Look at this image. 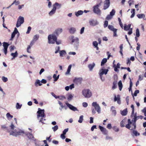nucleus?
I'll list each match as a JSON object with an SVG mask.
<instances>
[{
	"label": "nucleus",
	"mask_w": 146,
	"mask_h": 146,
	"mask_svg": "<svg viewBox=\"0 0 146 146\" xmlns=\"http://www.w3.org/2000/svg\"><path fill=\"white\" fill-rule=\"evenodd\" d=\"M11 56H13V58H12L11 60H13L18 56V53L17 51H16L15 53H12L11 54Z\"/></svg>",
	"instance_id": "4be33fe9"
},
{
	"label": "nucleus",
	"mask_w": 146,
	"mask_h": 146,
	"mask_svg": "<svg viewBox=\"0 0 146 146\" xmlns=\"http://www.w3.org/2000/svg\"><path fill=\"white\" fill-rule=\"evenodd\" d=\"M115 11L114 9H112L111 11L110 12V15H111L112 16L115 15Z\"/></svg>",
	"instance_id": "3c124183"
},
{
	"label": "nucleus",
	"mask_w": 146,
	"mask_h": 146,
	"mask_svg": "<svg viewBox=\"0 0 146 146\" xmlns=\"http://www.w3.org/2000/svg\"><path fill=\"white\" fill-rule=\"evenodd\" d=\"M112 17L113 16H112L110 15H107V17H106V19L108 20H110L112 18Z\"/></svg>",
	"instance_id": "de8ad7c7"
},
{
	"label": "nucleus",
	"mask_w": 146,
	"mask_h": 146,
	"mask_svg": "<svg viewBox=\"0 0 146 146\" xmlns=\"http://www.w3.org/2000/svg\"><path fill=\"white\" fill-rule=\"evenodd\" d=\"M68 128H66L62 132V134L66 135V133L68 131Z\"/></svg>",
	"instance_id": "e2e57ef3"
},
{
	"label": "nucleus",
	"mask_w": 146,
	"mask_h": 146,
	"mask_svg": "<svg viewBox=\"0 0 146 146\" xmlns=\"http://www.w3.org/2000/svg\"><path fill=\"white\" fill-rule=\"evenodd\" d=\"M57 37L55 35H49L48 36V43L49 44H54L55 42L58 45L61 43V41L57 40Z\"/></svg>",
	"instance_id": "7ed1b4c3"
},
{
	"label": "nucleus",
	"mask_w": 146,
	"mask_h": 146,
	"mask_svg": "<svg viewBox=\"0 0 146 146\" xmlns=\"http://www.w3.org/2000/svg\"><path fill=\"white\" fill-rule=\"evenodd\" d=\"M109 71L108 69H104L103 68L100 70L99 74H100L101 75H103L104 74L106 75Z\"/></svg>",
	"instance_id": "dca6fc26"
},
{
	"label": "nucleus",
	"mask_w": 146,
	"mask_h": 146,
	"mask_svg": "<svg viewBox=\"0 0 146 146\" xmlns=\"http://www.w3.org/2000/svg\"><path fill=\"white\" fill-rule=\"evenodd\" d=\"M1 128L2 129L6 131L7 132H10V133L12 131H13V130H12L11 128L10 129L9 127H7L5 125H2Z\"/></svg>",
	"instance_id": "9b49d317"
},
{
	"label": "nucleus",
	"mask_w": 146,
	"mask_h": 146,
	"mask_svg": "<svg viewBox=\"0 0 146 146\" xmlns=\"http://www.w3.org/2000/svg\"><path fill=\"white\" fill-rule=\"evenodd\" d=\"M84 12L82 10H79L77 12H75V15L77 17H78L79 15L83 14Z\"/></svg>",
	"instance_id": "b1692460"
},
{
	"label": "nucleus",
	"mask_w": 146,
	"mask_h": 146,
	"mask_svg": "<svg viewBox=\"0 0 146 146\" xmlns=\"http://www.w3.org/2000/svg\"><path fill=\"white\" fill-rule=\"evenodd\" d=\"M83 116L82 115L80 117L79 119L78 120V122L80 123H82L83 121Z\"/></svg>",
	"instance_id": "58836bf2"
},
{
	"label": "nucleus",
	"mask_w": 146,
	"mask_h": 146,
	"mask_svg": "<svg viewBox=\"0 0 146 146\" xmlns=\"http://www.w3.org/2000/svg\"><path fill=\"white\" fill-rule=\"evenodd\" d=\"M92 106L94 108H91L92 113L93 115H94L96 113V110L98 113H101V108L99 104H97L96 102H94L92 104Z\"/></svg>",
	"instance_id": "39448f33"
},
{
	"label": "nucleus",
	"mask_w": 146,
	"mask_h": 146,
	"mask_svg": "<svg viewBox=\"0 0 146 146\" xmlns=\"http://www.w3.org/2000/svg\"><path fill=\"white\" fill-rule=\"evenodd\" d=\"M131 108L132 109V111L131 113V115H133L134 113V106L133 104H132L131 106Z\"/></svg>",
	"instance_id": "bf43d9fd"
},
{
	"label": "nucleus",
	"mask_w": 146,
	"mask_h": 146,
	"mask_svg": "<svg viewBox=\"0 0 146 146\" xmlns=\"http://www.w3.org/2000/svg\"><path fill=\"white\" fill-rule=\"evenodd\" d=\"M13 33H14L15 35H16V34H17L18 33H19V31H18L16 27L15 28L14 30Z\"/></svg>",
	"instance_id": "4d7b16f0"
},
{
	"label": "nucleus",
	"mask_w": 146,
	"mask_h": 146,
	"mask_svg": "<svg viewBox=\"0 0 146 146\" xmlns=\"http://www.w3.org/2000/svg\"><path fill=\"white\" fill-rule=\"evenodd\" d=\"M114 102L117 101V104H121L120 95L119 94L117 95V96L115 94L114 95Z\"/></svg>",
	"instance_id": "9d476101"
},
{
	"label": "nucleus",
	"mask_w": 146,
	"mask_h": 146,
	"mask_svg": "<svg viewBox=\"0 0 146 146\" xmlns=\"http://www.w3.org/2000/svg\"><path fill=\"white\" fill-rule=\"evenodd\" d=\"M20 4V2L18 1H16V0L14 1L11 4V5H13L14 4H15V5H17Z\"/></svg>",
	"instance_id": "a18cd8bd"
},
{
	"label": "nucleus",
	"mask_w": 146,
	"mask_h": 146,
	"mask_svg": "<svg viewBox=\"0 0 146 146\" xmlns=\"http://www.w3.org/2000/svg\"><path fill=\"white\" fill-rule=\"evenodd\" d=\"M113 129L115 132H118L119 131V129L116 126H114L112 127Z\"/></svg>",
	"instance_id": "603ef678"
},
{
	"label": "nucleus",
	"mask_w": 146,
	"mask_h": 146,
	"mask_svg": "<svg viewBox=\"0 0 146 146\" xmlns=\"http://www.w3.org/2000/svg\"><path fill=\"white\" fill-rule=\"evenodd\" d=\"M99 128L102 133L105 135H107L108 133L107 130L105 128L101 125L99 126Z\"/></svg>",
	"instance_id": "f8f14e48"
},
{
	"label": "nucleus",
	"mask_w": 146,
	"mask_h": 146,
	"mask_svg": "<svg viewBox=\"0 0 146 146\" xmlns=\"http://www.w3.org/2000/svg\"><path fill=\"white\" fill-rule=\"evenodd\" d=\"M38 114L37 115V117L38 119H39V118L41 117V118L39 119V122L41 123L42 124H45L44 122V121H46V119L44 118H45L46 117L44 113V110L43 109H41L40 108H39L38 109V111L37 112Z\"/></svg>",
	"instance_id": "f03ea898"
},
{
	"label": "nucleus",
	"mask_w": 146,
	"mask_h": 146,
	"mask_svg": "<svg viewBox=\"0 0 146 146\" xmlns=\"http://www.w3.org/2000/svg\"><path fill=\"white\" fill-rule=\"evenodd\" d=\"M108 25V22L107 21H105L104 22V28L106 27Z\"/></svg>",
	"instance_id": "5fc2aeb1"
},
{
	"label": "nucleus",
	"mask_w": 146,
	"mask_h": 146,
	"mask_svg": "<svg viewBox=\"0 0 146 146\" xmlns=\"http://www.w3.org/2000/svg\"><path fill=\"white\" fill-rule=\"evenodd\" d=\"M139 93V90H136L135 91L133 95L135 96H137V94Z\"/></svg>",
	"instance_id": "0e129e2a"
},
{
	"label": "nucleus",
	"mask_w": 146,
	"mask_h": 146,
	"mask_svg": "<svg viewBox=\"0 0 146 146\" xmlns=\"http://www.w3.org/2000/svg\"><path fill=\"white\" fill-rule=\"evenodd\" d=\"M92 44L94 47L98 46V43L96 41H93Z\"/></svg>",
	"instance_id": "864d4df0"
},
{
	"label": "nucleus",
	"mask_w": 146,
	"mask_h": 146,
	"mask_svg": "<svg viewBox=\"0 0 146 146\" xmlns=\"http://www.w3.org/2000/svg\"><path fill=\"white\" fill-rule=\"evenodd\" d=\"M6 116L9 119H11L13 117V116L11 115L9 113H7Z\"/></svg>",
	"instance_id": "4c0bfd02"
},
{
	"label": "nucleus",
	"mask_w": 146,
	"mask_h": 146,
	"mask_svg": "<svg viewBox=\"0 0 146 146\" xmlns=\"http://www.w3.org/2000/svg\"><path fill=\"white\" fill-rule=\"evenodd\" d=\"M108 28L111 31H113L116 29L114 28L113 26L112 25H109L108 26Z\"/></svg>",
	"instance_id": "e433bc0d"
},
{
	"label": "nucleus",
	"mask_w": 146,
	"mask_h": 146,
	"mask_svg": "<svg viewBox=\"0 0 146 146\" xmlns=\"http://www.w3.org/2000/svg\"><path fill=\"white\" fill-rule=\"evenodd\" d=\"M140 33L139 29L138 28L136 30V36L137 37H139L140 36Z\"/></svg>",
	"instance_id": "79ce46f5"
},
{
	"label": "nucleus",
	"mask_w": 146,
	"mask_h": 146,
	"mask_svg": "<svg viewBox=\"0 0 146 146\" xmlns=\"http://www.w3.org/2000/svg\"><path fill=\"white\" fill-rule=\"evenodd\" d=\"M69 39L71 41V44H74V47L76 50H77L79 46V39L77 37H75L74 36L72 35L70 36Z\"/></svg>",
	"instance_id": "20e7f679"
},
{
	"label": "nucleus",
	"mask_w": 146,
	"mask_h": 146,
	"mask_svg": "<svg viewBox=\"0 0 146 146\" xmlns=\"http://www.w3.org/2000/svg\"><path fill=\"white\" fill-rule=\"evenodd\" d=\"M125 122V120L123 119L120 122V126L121 127H124V123Z\"/></svg>",
	"instance_id": "a19ab883"
},
{
	"label": "nucleus",
	"mask_w": 146,
	"mask_h": 146,
	"mask_svg": "<svg viewBox=\"0 0 146 146\" xmlns=\"http://www.w3.org/2000/svg\"><path fill=\"white\" fill-rule=\"evenodd\" d=\"M39 37V36L38 35H36L34 36L33 40L36 42L38 39Z\"/></svg>",
	"instance_id": "c9c22d12"
},
{
	"label": "nucleus",
	"mask_w": 146,
	"mask_h": 146,
	"mask_svg": "<svg viewBox=\"0 0 146 146\" xmlns=\"http://www.w3.org/2000/svg\"><path fill=\"white\" fill-rule=\"evenodd\" d=\"M99 7L100 6H99V5H98V4H97L96 5L94 6L93 7V11L94 13H96V12L95 11L96 9H98V11H97L98 12V11L99 12L100 11V9L99 8Z\"/></svg>",
	"instance_id": "cd10ccee"
},
{
	"label": "nucleus",
	"mask_w": 146,
	"mask_h": 146,
	"mask_svg": "<svg viewBox=\"0 0 146 146\" xmlns=\"http://www.w3.org/2000/svg\"><path fill=\"white\" fill-rule=\"evenodd\" d=\"M60 47L59 46H57L55 48V49L56 50V51L55 52V53L56 54L58 52H60Z\"/></svg>",
	"instance_id": "49530a36"
},
{
	"label": "nucleus",
	"mask_w": 146,
	"mask_h": 146,
	"mask_svg": "<svg viewBox=\"0 0 146 146\" xmlns=\"http://www.w3.org/2000/svg\"><path fill=\"white\" fill-rule=\"evenodd\" d=\"M3 44L4 48H8V47L9 45L8 43L5 42H3Z\"/></svg>",
	"instance_id": "2f4dec72"
},
{
	"label": "nucleus",
	"mask_w": 146,
	"mask_h": 146,
	"mask_svg": "<svg viewBox=\"0 0 146 146\" xmlns=\"http://www.w3.org/2000/svg\"><path fill=\"white\" fill-rule=\"evenodd\" d=\"M117 82L116 81H114L113 83V86H112V89L113 90L116 89L117 86Z\"/></svg>",
	"instance_id": "bb28decb"
},
{
	"label": "nucleus",
	"mask_w": 146,
	"mask_h": 146,
	"mask_svg": "<svg viewBox=\"0 0 146 146\" xmlns=\"http://www.w3.org/2000/svg\"><path fill=\"white\" fill-rule=\"evenodd\" d=\"M62 4L60 3H59L57 2H56L53 5V7H55L56 8V9H60L61 7Z\"/></svg>",
	"instance_id": "a211bd4d"
},
{
	"label": "nucleus",
	"mask_w": 146,
	"mask_h": 146,
	"mask_svg": "<svg viewBox=\"0 0 146 146\" xmlns=\"http://www.w3.org/2000/svg\"><path fill=\"white\" fill-rule=\"evenodd\" d=\"M137 16L139 19L144 18L145 17V15L144 14H138Z\"/></svg>",
	"instance_id": "72a5a7b5"
},
{
	"label": "nucleus",
	"mask_w": 146,
	"mask_h": 146,
	"mask_svg": "<svg viewBox=\"0 0 146 146\" xmlns=\"http://www.w3.org/2000/svg\"><path fill=\"white\" fill-rule=\"evenodd\" d=\"M76 31V28L74 27H71L69 29V32L71 34H74Z\"/></svg>",
	"instance_id": "a878e982"
},
{
	"label": "nucleus",
	"mask_w": 146,
	"mask_h": 146,
	"mask_svg": "<svg viewBox=\"0 0 146 146\" xmlns=\"http://www.w3.org/2000/svg\"><path fill=\"white\" fill-rule=\"evenodd\" d=\"M117 29H116L113 31V36L116 37L117 36Z\"/></svg>",
	"instance_id": "13d9d810"
},
{
	"label": "nucleus",
	"mask_w": 146,
	"mask_h": 146,
	"mask_svg": "<svg viewBox=\"0 0 146 146\" xmlns=\"http://www.w3.org/2000/svg\"><path fill=\"white\" fill-rule=\"evenodd\" d=\"M59 53L60 56L61 57L63 56L66 54V51L64 50H60V51Z\"/></svg>",
	"instance_id": "c85d7f7f"
},
{
	"label": "nucleus",
	"mask_w": 146,
	"mask_h": 146,
	"mask_svg": "<svg viewBox=\"0 0 146 146\" xmlns=\"http://www.w3.org/2000/svg\"><path fill=\"white\" fill-rule=\"evenodd\" d=\"M118 85L119 90L121 91L123 88V85L121 80H120L118 82Z\"/></svg>",
	"instance_id": "7c9ffc66"
},
{
	"label": "nucleus",
	"mask_w": 146,
	"mask_h": 146,
	"mask_svg": "<svg viewBox=\"0 0 146 146\" xmlns=\"http://www.w3.org/2000/svg\"><path fill=\"white\" fill-rule=\"evenodd\" d=\"M62 31V29L61 28H58L56 29L54 33L52 34L55 35L56 36H58L59 34L61 33Z\"/></svg>",
	"instance_id": "4468645a"
},
{
	"label": "nucleus",
	"mask_w": 146,
	"mask_h": 146,
	"mask_svg": "<svg viewBox=\"0 0 146 146\" xmlns=\"http://www.w3.org/2000/svg\"><path fill=\"white\" fill-rule=\"evenodd\" d=\"M83 106L85 108H86L88 106V104L86 102H84L82 104Z\"/></svg>",
	"instance_id": "338daca9"
},
{
	"label": "nucleus",
	"mask_w": 146,
	"mask_h": 146,
	"mask_svg": "<svg viewBox=\"0 0 146 146\" xmlns=\"http://www.w3.org/2000/svg\"><path fill=\"white\" fill-rule=\"evenodd\" d=\"M95 66V63L94 62H93L92 64H89L88 65V67L89 68V70L90 71H92Z\"/></svg>",
	"instance_id": "aec40b11"
},
{
	"label": "nucleus",
	"mask_w": 146,
	"mask_h": 146,
	"mask_svg": "<svg viewBox=\"0 0 146 146\" xmlns=\"http://www.w3.org/2000/svg\"><path fill=\"white\" fill-rule=\"evenodd\" d=\"M65 104L67 106V107H68L70 110L74 111L78 110L76 107L69 104L68 102H66Z\"/></svg>",
	"instance_id": "6e6552de"
},
{
	"label": "nucleus",
	"mask_w": 146,
	"mask_h": 146,
	"mask_svg": "<svg viewBox=\"0 0 146 146\" xmlns=\"http://www.w3.org/2000/svg\"><path fill=\"white\" fill-rule=\"evenodd\" d=\"M137 120V118H134L132 120V125L134 127V129H136V122Z\"/></svg>",
	"instance_id": "6ab92c4d"
},
{
	"label": "nucleus",
	"mask_w": 146,
	"mask_h": 146,
	"mask_svg": "<svg viewBox=\"0 0 146 146\" xmlns=\"http://www.w3.org/2000/svg\"><path fill=\"white\" fill-rule=\"evenodd\" d=\"M56 10L55 7H53L52 10L49 13V15L51 16L54 15L55 13Z\"/></svg>",
	"instance_id": "412c9836"
},
{
	"label": "nucleus",
	"mask_w": 146,
	"mask_h": 146,
	"mask_svg": "<svg viewBox=\"0 0 146 146\" xmlns=\"http://www.w3.org/2000/svg\"><path fill=\"white\" fill-rule=\"evenodd\" d=\"M58 129V126L57 125H55L54 127H52V129L54 131H56Z\"/></svg>",
	"instance_id": "09e8293b"
},
{
	"label": "nucleus",
	"mask_w": 146,
	"mask_h": 146,
	"mask_svg": "<svg viewBox=\"0 0 146 146\" xmlns=\"http://www.w3.org/2000/svg\"><path fill=\"white\" fill-rule=\"evenodd\" d=\"M65 135L62 133L61 134L60 137L62 139H64L66 138Z\"/></svg>",
	"instance_id": "774afa93"
},
{
	"label": "nucleus",
	"mask_w": 146,
	"mask_h": 146,
	"mask_svg": "<svg viewBox=\"0 0 146 146\" xmlns=\"http://www.w3.org/2000/svg\"><path fill=\"white\" fill-rule=\"evenodd\" d=\"M10 127H11L12 130H13V131H12L9 134L10 135H12L17 137L18 135H21L22 134H24L27 136V137L29 139H32L34 141H36V139L34 138L33 134L29 133L28 131L24 132L23 131L18 128L14 129V128L15 127L12 123H11Z\"/></svg>",
	"instance_id": "f257e3e1"
},
{
	"label": "nucleus",
	"mask_w": 146,
	"mask_h": 146,
	"mask_svg": "<svg viewBox=\"0 0 146 146\" xmlns=\"http://www.w3.org/2000/svg\"><path fill=\"white\" fill-rule=\"evenodd\" d=\"M40 82H41V81L37 79L36 80V81L35 83V86L36 87H37L38 86V85L40 83Z\"/></svg>",
	"instance_id": "c03bdc74"
},
{
	"label": "nucleus",
	"mask_w": 146,
	"mask_h": 146,
	"mask_svg": "<svg viewBox=\"0 0 146 146\" xmlns=\"http://www.w3.org/2000/svg\"><path fill=\"white\" fill-rule=\"evenodd\" d=\"M129 79H130V85H129V92L131 91L132 92V94H133L132 92V87L133 85V83L132 82L131 79L129 78Z\"/></svg>",
	"instance_id": "c756f323"
},
{
	"label": "nucleus",
	"mask_w": 146,
	"mask_h": 146,
	"mask_svg": "<svg viewBox=\"0 0 146 146\" xmlns=\"http://www.w3.org/2000/svg\"><path fill=\"white\" fill-rule=\"evenodd\" d=\"M31 27L30 26H29L28 27L27 30V31L26 32V33L27 34H29L30 33V31H31Z\"/></svg>",
	"instance_id": "680f3d73"
},
{
	"label": "nucleus",
	"mask_w": 146,
	"mask_h": 146,
	"mask_svg": "<svg viewBox=\"0 0 146 146\" xmlns=\"http://www.w3.org/2000/svg\"><path fill=\"white\" fill-rule=\"evenodd\" d=\"M131 13H132V14L131 16L130 17L132 18L134 17L135 15V9H131Z\"/></svg>",
	"instance_id": "f704fd0d"
},
{
	"label": "nucleus",
	"mask_w": 146,
	"mask_h": 146,
	"mask_svg": "<svg viewBox=\"0 0 146 146\" xmlns=\"http://www.w3.org/2000/svg\"><path fill=\"white\" fill-rule=\"evenodd\" d=\"M2 80L5 82H6L8 80V79L7 77L5 76H2Z\"/></svg>",
	"instance_id": "6e6d98bb"
},
{
	"label": "nucleus",
	"mask_w": 146,
	"mask_h": 146,
	"mask_svg": "<svg viewBox=\"0 0 146 146\" xmlns=\"http://www.w3.org/2000/svg\"><path fill=\"white\" fill-rule=\"evenodd\" d=\"M82 80V78H75L73 80V82L76 84H81Z\"/></svg>",
	"instance_id": "ddd939ff"
},
{
	"label": "nucleus",
	"mask_w": 146,
	"mask_h": 146,
	"mask_svg": "<svg viewBox=\"0 0 146 146\" xmlns=\"http://www.w3.org/2000/svg\"><path fill=\"white\" fill-rule=\"evenodd\" d=\"M73 96L71 94H69L67 98V100L68 101L71 100L73 98Z\"/></svg>",
	"instance_id": "37998d69"
},
{
	"label": "nucleus",
	"mask_w": 146,
	"mask_h": 146,
	"mask_svg": "<svg viewBox=\"0 0 146 146\" xmlns=\"http://www.w3.org/2000/svg\"><path fill=\"white\" fill-rule=\"evenodd\" d=\"M89 23L90 25L93 26H95L98 24V22L97 20H94L90 21Z\"/></svg>",
	"instance_id": "f3484780"
},
{
	"label": "nucleus",
	"mask_w": 146,
	"mask_h": 146,
	"mask_svg": "<svg viewBox=\"0 0 146 146\" xmlns=\"http://www.w3.org/2000/svg\"><path fill=\"white\" fill-rule=\"evenodd\" d=\"M24 18L23 17L20 16L17 20L16 24L17 27L18 28L20 27L24 23Z\"/></svg>",
	"instance_id": "0eeeda50"
},
{
	"label": "nucleus",
	"mask_w": 146,
	"mask_h": 146,
	"mask_svg": "<svg viewBox=\"0 0 146 146\" xmlns=\"http://www.w3.org/2000/svg\"><path fill=\"white\" fill-rule=\"evenodd\" d=\"M82 95L86 98H90L92 95L91 91L89 89H84L82 92Z\"/></svg>",
	"instance_id": "423d86ee"
},
{
	"label": "nucleus",
	"mask_w": 146,
	"mask_h": 146,
	"mask_svg": "<svg viewBox=\"0 0 146 146\" xmlns=\"http://www.w3.org/2000/svg\"><path fill=\"white\" fill-rule=\"evenodd\" d=\"M120 113L122 116H125L127 115V110L126 108L123 111L121 110Z\"/></svg>",
	"instance_id": "5701e85b"
},
{
	"label": "nucleus",
	"mask_w": 146,
	"mask_h": 146,
	"mask_svg": "<svg viewBox=\"0 0 146 146\" xmlns=\"http://www.w3.org/2000/svg\"><path fill=\"white\" fill-rule=\"evenodd\" d=\"M142 112L144 113V115L146 117V107H145L144 109L142 110ZM144 120H146V117L144 118Z\"/></svg>",
	"instance_id": "ea45409f"
},
{
	"label": "nucleus",
	"mask_w": 146,
	"mask_h": 146,
	"mask_svg": "<svg viewBox=\"0 0 146 146\" xmlns=\"http://www.w3.org/2000/svg\"><path fill=\"white\" fill-rule=\"evenodd\" d=\"M107 59L106 58H104L102 60L101 62V66H103L107 62Z\"/></svg>",
	"instance_id": "473e14b6"
},
{
	"label": "nucleus",
	"mask_w": 146,
	"mask_h": 146,
	"mask_svg": "<svg viewBox=\"0 0 146 146\" xmlns=\"http://www.w3.org/2000/svg\"><path fill=\"white\" fill-rule=\"evenodd\" d=\"M32 46L30 44V45H29L27 47V52L29 53H31V52L29 50V49H30L31 47Z\"/></svg>",
	"instance_id": "69168bd1"
},
{
	"label": "nucleus",
	"mask_w": 146,
	"mask_h": 146,
	"mask_svg": "<svg viewBox=\"0 0 146 146\" xmlns=\"http://www.w3.org/2000/svg\"><path fill=\"white\" fill-rule=\"evenodd\" d=\"M110 0H105L104 2V6L103 9L106 10L110 6Z\"/></svg>",
	"instance_id": "1a4fd4ad"
},
{
	"label": "nucleus",
	"mask_w": 146,
	"mask_h": 146,
	"mask_svg": "<svg viewBox=\"0 0 146 146\" xmlns=\"http://www.w3.org/2000/svg\"><path fill=\"white\" fill-rule=\"evenodd\" d=\"M51 95L54 97L56 99H57L59 98V96L56 95L53 92L51 93Z\"/></svg>",
	"instance_id": "052dcab7"
},
{
	"label": "nucleus",
	"mask_w": 146,
	"mask_h": 146,
	"mask_svg": "<svg viewBox=\"0 0 146 146\" xmlns=\"http://www.w3.org/2000/svg\"><path fill=\"white\" fill-rule=\"evenodd\" d=\"M131 24H128V25H127L126 24H125L124 26V30L125 31H127L130 29Z\"/></svg>",
	"instance_id": "393cba45"
},
{
	"label": "nucleus",
	"mask_w": 146,
	"mask_h": 146,
	"mask_svg": "<svg viewBox=\"0 0 146 146\" xmlns=\"http://www.w3.org/2000/svg\"><path fill=\"white\" fill-rule=\"evenodd\" d=\"M135 129H134V127L133 128L131 129H130L132 131V133L131 134V135L133 136L134 135L135 136H139L140 135V133H138L137 131L135 130Z\"/></svg>",
	"instance_id": "2eb2a0df"
},
{
	"label": "nucleus",
	"mask_w": 146,
	"mask_h": 146,
	"mask_svg": "<svg viewBox=\"0 0 146 146\" xmlns=\"http://www.w3.org/2000/svg\"><path fill=\"white\" fill-rule=\"evenodd\" d=\"M22 106V104H19V103H17L16 104V108L17 109H20L21 108Z\"/></svg>",
	"instance_id": "8fccbe9b"
}]
</instances>
